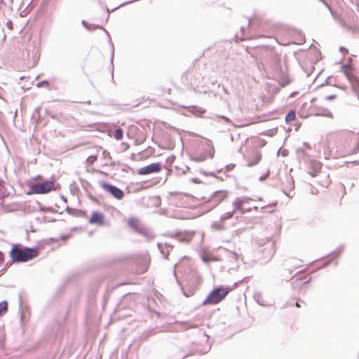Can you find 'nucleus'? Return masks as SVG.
Here are the masks:
<instances>
[{"label":"nucleus","instance_id":"obj_3","mask_svg":"<svg viewBox=\"0 0 359 359\" xmlns=\"http://www.w3.org/2000/svg\"><path fill=\"white\" fill-rule=\"evenodd\" d=\"M230 290L223 287L214 289L203 302V305L215 304L220 302L229 292Z\"/></svg>","mask_w":359,"mask_h":359},{"label":"nucleus","instance_id":"obj_26","mask_svg":"<svg viewBox=\"0 0 359 359\" xmlns=\"http://www.w3.org/2000/svg\"><path fill=\"white\" fill-rule=\"evenodd\" d=\"M82 24L83 25V26L88 30H91V27L90 25L85 20H83L82 21Z\"/></svg>","mask_w":359,"mask_h":359},{"label":"nucleus","instance_id":"obj_36","mask_svg":"<svg viewBox=\"0 0 359 359\" xmlns=\"http://www.w3.org/2000/svg\"><path fill=\"white\" fill-rule=\"evenodd\" d=\"M339 50H340L341 52L347 51L346 49L345 48H344V47H341Z\"/></svg>","mask_w":359,"mask_h":359},{"label":"nucleus","instance_id":"obj_31","mask_svg":"<svg viewBox=\"0 0 359 359\" xmlns=\"http://www.w3.org/2000/svg\"><path fill=\"white\" fill-rule=\"evenodd\" d=\"M335 97H336L335 95H328L325 97V100H332L335 99Z\"/></svg>","mask_w":359,"mask_h":359},{"label":"nucleus","instance_id":"obj_17","mask_svg":"<svg viewBox=\"0 0 359 359\" xmlns=\"http://www.w3.org/2000/svg\"><path fill=\"white\" fill-rule=\"evenodd\" d=\"M296 117V113L294 111L292 110L290 111L287 115L285 117V121L286 123H289L290 121H292L295 119Z\"/></svg>","mask_w":359,"mask_h":359},{"label":"nucleus","instance_id":"obj_32","mask_svg":"<svg viewBox=\"0 0 359 359\" xmlns=\"http://www.w3.org/2000/svg\"><path fill=\"white\" fill-rule=\"evenodd\" d=\"M6 26L8 29H12V21L11 20H9L6 22Z\"/></svg>","mask_w":359,"mask_h":359},{"label":"nucleus","instance_id":"obj_40","mask_svg":"<svg viewBox=\"0 0 359 359\" xmlns=\"http://www.w3.org/2000/svg\"><path fill=\"white\" fill-rule=\"evenodd\" d=\"M327 116L328 117H332V116L331 112H329V114H328Z\"/></svg>","mask_w":359,"mask_h":359},{"label":"nucleus","instance_id":"obj_12","mask_svg":"<svg viewBox=\"0 0 359 359\" xmlns=\"http://www.w3.org/2000/svg\"><path fill=\"white\" fill-rule=\"evenodd\" d=\"M184 107L187 108L189 112H191L198 116H202L205 113V109L197 106H189Z\"/></svg>","mask_w":359,"mask_h":359},{"label":"nucleus","instance_id":"obj_37","mask_svg":"<svg viewBox=\"0 0 359 359\" xmlns=\"http://www.w3.org/2000/svg\"><path fill=\"white\" fill-rule=\"evenodd\" d=\"M353 90L355 92L356 95L358 96V98L359 100V92L356 91L354 88H353Z\"/></svg>","mask_w":359,"mask_h":359},{"label":"nucleus","instance_id":"obj_39","mask_svg":"<svg viewBox=\"0 0 359 359\" xmlns=\"http://www.w3.org/2000/svg\"><path fill=\"white\" fill-rule=\"evenodd\" d=\"M129 3L127 2V3H125V4H122L121 5H120L119 6H117V8H119L120 6H123L124 5H126V4H128Z\"/></svg>","mask_w":359,"mask_h":359},{"label":"nucleus","instance_id":"obj_34","mask_svg":"<svg viewBox=\"0 0 359 359\" xmlns=\"http://www.w3.org/2000/svg\"><path fill=\"white\" fill-rule=\"evenodd\" d=\"M320 1H322L327 7H328L330 9V6L328 5V4L327 3V1L325 0H320Z\"/></svg>","mask_w":359,"mask_h":359},{"label":"nucleus","instance_id":"obj_18","mask_svg":"<svg viewBox=\"0 0 359 359\" xmlns=\"http://www.w3.org/2000/svg\"><path fill=\"white\" fill-rule=\"evenodd\" d=\"M8 311V303L6 301L0 302V316H2Z\"/></svg>","mask_w":359,"mask_h":359},{"label":"nucleus","instance_id":"obj_6","mask_svg":"<svg viewBox=\"0 0 359 359\" xmlns=\"http://www.w3.org/2000/svg\"><path fill=\"white\" fill-rule=\"evenodd\" d=\"M100 185L104 190L110 193L114 198L118 200L121 199L124 196L123 191L116 186L104 182H100Z\"/></svg>","mask_w":359,"mask_h":359},{"label":"nucleus","instance_id":"obj_5","mask_svg":"<svg viewBox=\"0 0 359 359\" xmlns=\"http://www.w3.org/2000/svg\"><path fill=\"white\" fill-rule=\"evenodd\" d=\"M250 201V198L247 196H242L236 198L233 203V210L235 213L239 212L241 214H244L245 210L250 211L251 207H247V204Z\"/></svg>","mask_w":359,"mask_h":359},{"label":"nucleus","instance_id":"obj_14","mask_svg":"<svg viewBox=\"0 0 359 359\" xmlns=\"http://www.w3.org/2000/svg\"><path fill=\"white\" fill-rule=\"evenodd\" d=\"M310 281V279L306 281H302L299 279H297L295 281L292 283V288L295 289L297 287H299L301 289L304 285H307Z\"/></svg>","mask_w":359,"mask_h":359},{"label":"nucleus","instance_id":"obj_27","mask_svg":"<svg viewBox=\"0 0 359 359\" xmlns=\"http://www.w3.org/2000/svg\"><path fill=\"white\" fill-rule=\"evenodd\" d=\"M217 194L222 195V198L219 200V201L217 203H219L222 200V198H224L226 196V193L224 191H218V192H217Z\"/></svg>","mask_w":359,"mask_h":359},{"label":"nucleus","instance_id":"obj_1","mask_svg":"<svg viewBox=\"0 0 359 359\" xmlns=\"http://www.w3.org/2000/svg\"><path fill=\"white\" fill-rule=\"evenodd\" d=\"M37 255L38 251L36 248H23L18 244L14 245L10 251L11 259L17 263L26 262L35 258Z\"/></svg>","mask_w":359,"mask_h":359},{"label":"nucleus","instance_id":"obj_28","mask_svg":"<svg viewBox=\"0 0 359 359\" xmlns=\"http://www.w3.org/2000/svg\"><path fill=\"white\" fill-rule=\"evenodd\" d=\"M269 171L266 174H265V175H264L261 176V177H259V180H260V181H263V180H266V179L268 177V176H269Z\"/></svg>","mask_w":359,"mask_h":359},{"label":"nucleus","instance_id":"obj_8","mask_svg":"<svg viewBox=\"0 0 359 359\" xmlns=\"http://www.w3.org/2000/svg\"><path fill=\"white\" fill-rule=\"evenodd\" d=\"M161 170V165L160 163H153L138 169L137 173L140 175H145L151 173L158 172Z\"/></svg>","mask_w":359,"mask_h":359},{"label":"nucleus","instance_id":"obj_44","mask_svg":"<svg viewBox=\"0 0 359 359\" xmlns=\"http://www.w3.org/2000/svg\"><path fill=\"white\" fill-rule=\"evenodd\" d=\"M258 208L257 206L253 207V209L257 210Z\"/></svg>","mask_w":359,"mask_h":359},{"label":"nucleus","instance_id":"obj_30","mask_svg":"<svg viewBox=\"0 0 359 359\" xmlns=\"http://www.w3.org/2000/svg\"><path fill=\"white\" fill-rule=\"evenodd\" d=\"M233 258L236 260L239 259L241 258V255L237 252H233Z\"/></svg>","mask_w":359,"mask_h":359},{"label":"nucleus","instance_id":"obj_13","mask_svg":"<svg viewBox=\"0 0 359 359\" xmlns=\"http://www.w3.org/2000/svg\"><path fill=\"white\" fill-rule=\"evenodd\" d=\"M279 70L280 73L278 75V79L280 80L281 86H285L290 82V81L287 74L283 72V70L281 68H280Z\"/></svg>","mask_w":359,"mask_h":359},{"label":"nucleus","instance_id":"obj_19","mask_svg":"<svg viewBox=\"0 0 359 359\" xmlns=\"http://www.w3.org/2000/svg\"><path fill=\"white\" fill-rule=\"evenodd\" d=\"M273 63L275 65V67L279 69L278 67L280 62V55L276 53H274L272 56Z\"/></svg>","mask_w":359,"mask_h":359},{"label":"nucleus","instance_id":"obj_10","mask_svg":"<svg viewBox=\"0 0 359 359\" xmlns=\"http://www.w3.org/2000/svg\"><path fill=\"white\" fill-rule=\"evenodd\" d=\"M172 248H173V245L172 244H170L168 243H158V248L161 251V254L164 255V257L165 259H168V256L170 254V252L172 249Z\"/></svg>","mask_w":359,"mask_h":359},{"label":"nucleus","instance_id":"obj_4","mask_svg":"<svg viewBox=\"0 0 359 359\" xmlns=\"http://www.w3.org/2000/svg\"><path fill=\"white\" fill-rule=\"evenodd\" d=\"M53 181L46 180L41 183L33 184L30 187L29 194H45L48 193L53 188Z\"/></svg>","mask_w":359,"mask_h":359},{"label":"nucleus","instance_id":"obj_9","mask_svg":"<svg viewBox=\"0 0 359 359\" xmlns=\"http://www.w3.org/2000/svg\"><path fill=\"white\" fill-rule=\"evenodd\" d=\"M90 224H95L98 225L104 224V215L99 212H93L89 220Z\"/></svg>","mask_w":359,"mask_h":359},{"label":"nucleus","instance_id":"obj_35","mask_svg":"<svg viewBox=\"0 0 359 359\" xmlns=\"http://www.w3.org/2000/svg\"><path fill=\"white\" fill-rule=\"evenodd\" d=\"M300 302L304 303V302H303V301L298 300V301L296 302V304H295L296 306L299 307V306H300Z\"/></svg>","mask_w":359,"mask_h":359},{"label":"nucleus","instance_id":"obj_24","mask_svg":"<svg viewBox=\"0 0 359 359\" xmlns=\"http://www.w3.org/2000/svg\"><path fill=\"white\" fill-rule=\"evenodd\" d=\"M49 86V83L47 81L44 80L41 82H39L36 83V87L41 88V87H46L48 88Z\"/></svg>","mask_w":359,"mask_h":359},{"label":"nucleus","instance_id":"obj_15","mask_svg":"<svg viewBox=\"0 0 359 359\" xmlns=\"http://www.w3.org/2000/svg\"><path fill=\"white\" fill-rule=\"evenodd\" d=\"M348 66L347 65H342L341 66V68H342V71L344 72V75L346 76V77L347 78V79L351 82V83H353V80H354V76L352 74H351L348 70Z\"/></svg>","mask_w":359,"mask_h":359},{"label":"nucleus","instance_id":"obj_42","mask_svg":"<svg viewBox=\"0 0 359 359\" xmlns=\"http://www.w3.org/2000/svg\"><path fill=\"white\" fill-rule=\"evenodd\" d=\"M178 266V264L175 265V271L176 270L177 267Z\"/></svg>","mask_w":359,"mask_h":359},{"label":"nucleus","instance_id":"obj_45","mask_svg":"<svg viewBox=\"0 0 359 359\" xmlns=\"http://www.w3.org/2000/svg\"><path fill=\"white\" fill-rule=\"evenodd\" d=\"M96 28H102V27L100 26H96Z\"/></svg>","mask_w":359,"mask_h":359},{"label":"nucleus","instance_id":"obj_38","mask_svg":"<svg viewBox=\"0 0 359 359\" xmlns=\"http://www.w3.org/2000/svg\"><path fill=\"white\" fill-rule=\"evenodd\" d=\"M4 255L1 252H0V261H3Z\"/></svg>","mask_w":359,"mask_h":359},{"label":"nucleus","instance_id":"obj_11","mask_svg":"<svg viewBox=\"0 0 359 359\" xmlns=\"http://www.w3.org/2000/svg\"><path fill=\"white\" fill-rule=\"evenodd\" d=\"M322 168L321 163L318 161L311 162V170L309 171V174L312 177H316Z\"/></svg>","mask_w":359,"mask_h":359},{"label":"nucleus","instance_id":"obj_33","mask_svg":"<svg viewBox=\"0 0 359 359\" xmlns=\"http://www.w3.org/2000/svg\"><path fill=\"white\" fill-rule=\"evenodd\" d=\"M219 118H222L223 120H224L226 122H230V120L228 117L226 116H219Z\"/></svg>","mask_w":359,"mask_h":359},{"label":"nucleus","instance_id":"obj_7","mask_svg":"<svg viewBox=\"0 0 359 359\" xmlns=\"http://www.w3.org/2000/svg\"><path fill=\"white\" fill-rule=\"evenodd\" d=\"M128 225L131 226L135 231L144 235L147 238L151 239L154 238L153 235L151 234L149 231L142 226L139 223V221L136 218H130L128 220Z\"/></svg>","mask_w":359,"mask_h":359},{"label":"nucleus","instance_id":"obj_43","mask_svg":"<svg viewBox=\"0 0 359 359\" xmlns=\"http://www.w3.org/2000/svg\"><path fill=\"white\" fill-rule=\"evenodd\" d=\"M250 23H251V20H248V25H250Z\"/></svg>","mask_w":359,"mask_h":359},{"label":"nucleus","instance_id":"obj_41","mask_svg":"<svg viewBox=\"0 0 359 359\" xmlns=\"http://www.w3.org/2000/svg\"><path fill=\"white\" fill-rule=\"evenodd\" d=\"M243 31H244V27H241V32H243Z\"/></svg>","mask_w":359,"mask_h":359},{"label":"nucleus","instance_id":"obj_16","mask_svg":"<svg viewBox=\"0 0 359 359\" xmlns=\"http://www.w3.org/2000/svg\"><path fill=\"white\" fill-rule=\"evenodd\" d=\"M262 156L260 154L257 153L256 154L255 158L253 160H248V165L249 167L253 166L256 164H257L259 161L261 160Z\"/></svg>","mask_w":359,"mask_h":359},{"label":"nucleus","instance_id":"obj_21","mask_svg":"<svg viewBox=\"0 0 359 359\" xmlns=\"http://www.w3.org/2000/svg\"><path fill=\"white\" fill-rule=\"evenodd\" d=\"M114 137L117 140H121L123 138V130L118 128L114 130Z\"/></svg>","mask_w":359,"mask_h":359},{"label":"nucleus","instance_id":"obj_25","mask_svg":"<svg viewBox=\"0 0 359 359\" xmlns=\"http://www.w3.org/2000/svg\"><path fill=\"white\" fill-rule=\"evenodd\" d=\"M95 159H96V157H95V156H89V157L87 158V162H88V163L92 164V163H94V161H95Z\"/></svg>","mask_w":359,"mask_h":359},{"label":"nucleus","instance_id":"obj_2","mask_svg":"<svg viewBox=\"0 0 359 359\" xmlns=\"http://www.w3.org/2000/svg\"><path fill=\"white\" fill-rule=\"evenodd\" d=\"M215 155V149L210 140H205L203 145V152L191 156V159L196 162L205 161L208 157L212 158Z\"/></svg>","mask_w":359,"mask_h":359},{"label":"nucleus","instance_id":"obj_29","mask_svg":"<svg viewBox=\"0 0 359 359\" xmlns=\"http://www.w3.org/2000/svg\"><path fill=\"white\" fill-rule=\"evenodd\" d=\"M102 154H103V156H104V158H111V157H110V154H109V152H108V151H106V150H104V151H103Z\"/></svg>","mask_w":359,"mask_h":359},{"label":"nucleus","instance_id":"obj_23","mask_svg":"<svg viewBox=\"0 0 359 359\" xmlns=\"http://www.w3.org/2000/svg\"><path fill=\"white\" fill-rule=\"evenodd\" d=\"M212 227L214 228L216 230H222L224 229V226L222 224V222H215L212 224Z\"/></svg>","mask_w":359,"mask_h":359},{"label":"nucleus","instance_id":"obj_22","mask_svg":"<svg viewBox=\"0 0 359 359\" xmlns=\"http://www.w3.org/2000/svg\"><path fill=\"white\" fill-rule=\"evenodd\" d=\"M254 299L260 305H264V301L262 299V294L260 292H255L254 294Z\"/></svg>","mask_w":359,"mask_h":359},{"label":"nucleus","instance_id":"obj_20","mask_svg":"<svg viewBox=\"0 0 359 359\" xmlns=\"http://www.w3.org/2000/svg\"><path fill=\"white\" fill-rule=\"evenodd\" d=\"M233 214H235V212H233V210H232L231 212H226V213L223 214V215H221V217H220V219H219L220 222H224L225 220H226V219H229L231 218V217H233Z\"/></svg>","mask_w":359,"mask_h":359}]
</instances>
